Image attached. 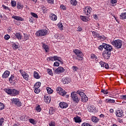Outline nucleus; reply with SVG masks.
<instances>
[{"label": "nucleus", "instance_id": "f257e3e1", "mask_svg": "<svg viewBox=\"0 0 126 126\" xmlns=\"http://www.w3.org/2000/svg\"><path fill=\"white\" fill-rule=\"evenodd\" d=\"M113 51V46H111L110 50H106L104 51L102 53V57H103L105 60H109L110 57H111V52Z\"/></svg>", "mask_w": 126, "mask_h": 126}, {"label": "nucleus", "instance_id": "f03ea898", "mask_svg": "<svg viewBox=\"0 0 126 126\" xmlns=\"http://www.w3.org/2000/svg\"><path fill=\"white\" fill-rule=\"evenodd\" d=\"M113 46L116 48V49H121L123 46V41L121 40H115L111 42Z\"/></svg>", "mask_w": 126, "mask_h": 126}, {"label": "nucleus", "instance_id": "7ed1b4c3", "mask_svg": "<svg viewBox=\"0 0 126 126\" xmlns=\"http://www.w3.org/2000/svg\"><path fill=\"white\" fill-rule=\"evenodd\" d=\"M73 53L77 56V60L78 61H82L83 60L84 55L82 52L78 49L73 50Z\"/></svg>", "mask_w": 126, "mask_h": 126}, {"label": "nucleus", "instance_id": "20e7f679", "mask_svg": "<svg viewBox=\"0 0 126 126\" xmlns=\"http://www.w3.org/2000/svg\"><path fill=\"white\" fill-rule=\"evenodd\" d=\"M77 94L80 95V96L81 97V101L83 102V103H86V102L88 101V97L86 94H84V93L81 92V91H78Z\"/></svg>", "mask_w": 126, "mask_h": 126}, {"label": "nucleus", "instance_id": "39448f33", "mask_svg": "<svg viewBox=\"0 0 126 126\" xmlns=\"http://www.w3.org/2000/svg\"><path fill=\"white\" fill-rule=\"evenodd\" d=\"M47 34H48V31L46 29L39 30L35 33V35L38 37H44Z\"/></svg>", "mask_w": 126, "mask_h": 126}, {"label": "nucleus", "instance_id": "423d86ee", "mask_svg": "<svg viewBox=\"0 0 126 126\" xmlns=\"http://www.w3.org/2000/svg\"><path fill=\"white\" fill-rule=\"evenodd\" d=\"M71 97L73 102L75 103H79L80 101V98L78 97V94L75 92H72L71 93Z\"/></svg>", "mask_w": 126, "mask_h": 126}, {"label": "nucleus", "instance_id": "0eeeda50", "mask_svg": "<svg viewBox=\"0 0 126 126\" xmlns=\"http://www.w3.org/2000/svg\"><path fill=\"white\" fill-rule=\"evenodd\" d=\"M111 45L107 43H102V45L98 47V49L99 51H103V49H105V50H111Z\"/></svg>", "mask_w": 126, "mask_h": 126}, {"label": "nucleus", "instance_id": "6e6552de", "mask_svg": "<svg viewBox=\"0 0 126 126\" xmlns=\"http://www.w3.org/2000/svg\"><path fill=\"white\" fill-rule=\"evenodd\" d=\"M93 35L95 36V38H97V39H99V40H101L102 39V40H106V37L104 35H100L97 32L93 31L92 32Z\"/></svg>", "mask_w": 126, "mask_h": 126}, {"label": "nucleus", "instance_id": "1a4fd4ad", "mask_svg": "<svg viewBox=\"0 0 126 126\" xmlns=\"http://www.w3.org/2000/svg\"><path fill=\"white\" fill-rule=\"evenodd\" d=\"M41 86V82H37L35 84L34 86V93H36V94H38V93H40V87Z\"/></svg>", "mask_w": 126, "mask_h": 126}, {"label": "nucleus", "instance_id": "9d476101", "mask_svg": "<svg viewBox=\"0 0 126 126\" xmlns=\"http://www.w3.org/2000/svg\"><path fill=\"white\" fill-rule=\"evenodd\" d=\"M91 10L92 8L89 6H87L84 9V13L87 16H90V13H91Z\"/></svg>", "mask_w": 126, "mask_h": 126}, {"label": "nucleus", "instance_id": "9b49d317", "mask_svg": "<svg viewBox=\"0 0 126 126\" xmlns=\"http://www.w3.org/2000/svg\"><path fill=\"white\" fill-rule=\"evenodd\" d=\"M56 91L57 93L61 95L62 96H64L66 94V92L64 91L63 89H62L61 87H58L56 89Z\"/></svg>", "mask_w": 126, "mask_h": 126}, {"label": "nucleus", "instance_id": "f8f14e48", "mask_svg": "<svg viewBox=\"0 0 126 126\" xmlns=\"http://www.w3.org/2000/svg\"><path fill=\"white\" fill-rule=\"evenodd\" d=\"M12 102L13 104H15V105H16V106H17L18 107L21 106V101H20V100L18 98H12Z\"/></svg>", "mask_w": 126, "mask_h": 126}, {"label": "nucleus", "instance_id": "ddd939ff", "mask_svg": "<svg viewBox=\"0 0 126 126\" xmlns=\"http://www.w3.org/2000/svg\"><path fill=\"white\" fill-rule=\"evenodd\" d=\"M19 71L23 77V78H24V79H26V80H28V78L29 77V75H28V74L23 71V70L22 69H20Z\"/></svg>", "mask_w": 126, "mask_h": 126}, {"label": "nucleus", "instance_id": "4468645a", "mask_svg": "<svg viewBox=\"0 0 126 126\" xmlns=\"http://www.w3.org/2000/svg\"><path fill=\"white\" fill-rule=\"evenodd\" d=\"M44 100L45 103L49 104V103H51V96L48 95V94H46L44 95Z\"/></svg>", "mask_w": 126, "mask_h": 126}, {"label": "nucleus", "instance_id": "2eb2a0df", "mask_svg": "<svg viewBox=\"0 0 126 126\" xmlns=\"http://www.w3.org/2000/svg\"><path fill=\"white\" fill-rule=\"evenodd\" d=\"M64 68L63 67H59L57 69H56L55 71V73H61L63 72H64Z\"/></svg>", "mask_w": 126, "mask_h": 126}, {"label": "nucleus", "instance_id": "dca6fc26", "mask_svg": "<svg viewBox=\"0 0 126 126\" xmlns=\"http://www.w3.org/2000/svg\"><path fill=\"white\" fill-rule=\"evenodd\" d=\"M99 64L101 67H105V68H106V69H109V64H108V63H106L105 62L101 61L99 63Z\"/></svg>", "mask_w": 126, "mask_h": 126}, {"label": "nucleus", "instance_id": "f3484780", "mask_svg": "<svg viewBox=\"0 0 126 126\" xmlns=\"http://www.w3.org/2000/svg\"><path fill=\"white\" fill-rule=\"evenodd\" d=\"M20 93L19 91H17V90L12 89L11 95V96H16V95H18Z\"/></svg>", "mask_w": 126, "mask_h": 126}, {"label": "nucleus", "instance_id": "a211bd4d", "mask_svg": "<svg viewBox=\"0 0 126 126\" xmlns=\"http://www.w3.org/2000/svg\"><path fill=\"white\" fill-rule=\"evenodd\" d=\"M12 18L15 19V20H17V21H24V19L23 18L18 16H12Z\"/></svg>", "mask_w": 126, "mask_h": 126}, {"label": "nucleus", "instance_id": "6ab92c4d", "mask_svg": "<svg viewBox=\"0 0 126 126\" xmlns=\"http://www.w3.org/2000/svg\"><path fill=\"white\" fill-rule=\"evenodd\" d=\"M71 81L68 78H64L62 79V82L63 84H68Z\"/></svg>", "mask_w": 126, "mask_h": 126}, {"label": "nucleus", "instance_id": "aec40b11", "mask_svg": "<svg viewBox=\"0 0 126 126\" xmlns=\"http://www.w3.org/2000/svg\"><path fill=\"white\" fill-rule=\"evenodd\" d=\"M10 74V72L8 70H6L2 74V77L3 78H7Z\"/></svg>", "mask_w": 126, "mask_h": 126}, {"label": "nucleus", "instance_id": "412c9836", "mask_svg": "<svg viewBox=\"0 0 126 126\" xmlns=\"http://www.w3.org/2000/svg\"><path fill=\"white\" fill-rule=\"evenodd\" d=\"M59 106L60 108H62V109H64V108H67L68 105L67 104V103L65 102H60Z\"/></svg>", "mask_w": 126, "mask_h": 126}, {"label": "nucleus", "instance_id": "4be33fe9", "mask_svg": "<svg viewBox=\"0 0 126 126\" xmlns=\"http://www.w3.org/2000/svg\"><path fill=\"white\" fill-rule=\"evenodd\" d=\"M123 114H124L123 110H118L116 112V115L117 117H118L119 118H121V117H123Z\"/></svg>", "mask_w": 126, "mask_h": 126}, {"label": "nucleus", "instance_id": "5701e85b", "mask_svg": "<svg viewBox=\"0 0 126 126\" xmlns=\"http://www.w3.org/2000/svg\"><path fill=\"white\" fill-rule=\"evenodd\" d=\"M80 19L82 20V21H84L85 22H87V21H89V17H86L85 16H80Z\"/></svg>", "mask_w": 126, "mask_h": 126}, {"label": "nucleus", "instance_id": "b1692460", "mask_svg": "<svg viewBox=\"0 0 126 126\" xmlns=\"http://www.w3.org/2000/svg\"><path fill=\"white\" fill-rule=\"evenodd\" d=\"M89 112H94V111H96V108L94 105H91L88 107Z\"/></svg>", "mask_w": 126, "mask_h": 126}, {"label": "nucleus", "instance_id": "393cba45", "mask_svg": "<svg viewBox=\"0 0 126 126\" xmlns=\"http://www.w3.org/2000/svg\"><path fill=\"white\" fill-rule=\"evenodd\" d=\"M73 120H74L75 123H81L82 122L81 118L79 116L75 117Z\"/></svg>", "mask_w": 126, "mask_h": 126}, {"label": "nucleus", "instance_id": "a878e982", "mask_svg": "<svg viewBox=\"0 0 126 126\" xmlns=\"http://www.w3.org/2000/svg\"><path fill=\"white\" fill-rule=\"evenodd\" d=\"M50 19H51V20H53V21H56V20L58 19V17H57V15L53 13L50 15Z\"/></svg>", "mask_w": 126, "mask_h": 126}, {"label": "nucleus", "instance_id": "bb28decb", "mask_svg": "<svg viewBox=\"0 0 126 126\" xmlns=\"http://www.w3.org/2000/svg\"><path fill=\"white\" fill-rule=\"evenodd\" d=\"M91 120L93 123H94V124H97L98 122H99V119L98 118L95 117V116H92Z\"/></svg>", "mask_w": 126, "mask_h": 126}, {"label": "nucleus", "instance_id": "cd10ccee", "mask_svg": "<svg viewBox=\"0 0 126 126\" xmlns=\"http://www.w3.org/2000/svg\"><path fill=\"white\" fill-rule=\"evenodd\" d=\"M42 48L43 49H45V51L46 53H48V52H49V50H50V49H49V46H48V45H46L44 43L43 44Z\"/></svg>", "mask_w": 126, "mask_h": 126}, {"label": "nucleus", "instance_id": "c85d7f7f", "mask_svg": "<svg viewBox=\"0 0 126 126\" xmlns=\"http://www.w3.org/2000/svg\"><path fill=\"white\" fill-rule=\"evenodd\" d=\"M33 76H34V78H35L36 79H39V78H40V77H41L40 76V75H39V73L38 72H37V71H34Z\"/></svg>", "mask_w": 126, "mask_h": 126}, {"label": "nucleus", "instance_id": "c756f323", "mask_svg": "<svg viewBox=\"0 0 126 126\" xmlns=\"http://www.w3.org/2000/svg\"><path fill=\"white\" fill-rule=\"evenodd\" d=\"M53 58H54V61H58L59 63H63L62 62V58L60 57H58L57 56H54Z\"/></svg>", "mask_w": 126, "mask_h": 126}, {"label": "nucleus", "instance_id": "7c9ffc66", "mask_svg": "<svg viewBox=\"0 0 126 126\" xmlns=\"http://www.w3.org/2000/svg\"><path fill=\"white\" fill-rule=\"evenodd\" d=\"M4 91L7 93V94H8L9 95H11V91L12 89L9 88H6L4 89Z\"/></svg>", "mask_w": 126, "mask_h": 126}, {"label": "nucleus", "instance_id": "2f4dec72", "mask_svg": "<svg viewBox=\"0 0 126 126\" xmlns=\"http://www.w3.org/2000/svg\"><path fill=\"white\" fill-rule=\"evenodd\" d=\"M120 19H126V12L121 13L120 15Z\"/></svg>", "mask_w": 126, "mask_h": 126}, {"label": "nucleus", "instance_id": "473e14b6", "mask_svg": "<svg viewBox=\"0 0 126 126\" xmlns=\"http://www.w3.org/2000/svg\"><path fill=\"white\" fill-rule=\"evenodd\" d=\"M17 7L19 9H22V8H23V7H24L23 4H22L21 3H20V2H18V3L17 4Z\"/></svg>", "mask_w": 126, "mask_h": 126}, {"label": "nucleus", "instance_id": "72a5a7b5", "mask_svg": "<svg viewBox=\"0 0 126 126\" xmlns=\"http://www.w3.org/2000/svg\"><path fill=\"white\" fill-rule=\"evenodd\" d=\"M20 120L23 121L27 122V121H28V118H27V117L25 116H23L20 117Z\"/></svg>", "mask_w": 126, "mask_h": 126}, {"label": "nucleus", "instance_id": "f704fd0d", "mask_svg": "<svg viewBox=\"0 0 126 126\" xmlns=\"http://www.w3.org/2000/svg\"><path fill=\"white\" fill-rule=\"evenodd\" d=\"M105 102L106 103H115V101L114 99H106L105 100Z\"/></svg>", "mask_w": 126, "mask_h": 126}, {"label": "nucleus", "instance_id": "c9c22d12", "mask_svg": "<svg viewBox=\"0 0 126 126\" xmlns=\"http://www.w3.org/2000/svg\"><path fill=\"white\" fill-rule=\"evenodd\" d=\"M91 58L92 59V60H95V61L98 59V57H97V56L94 54H91Z\"/></svg>", "mask_w": 126, "mask_h": 126}, {"label": "nucleus", "instance_id": "e433bc0d", "mask_svg": "<svg viewBox=\"0 0 126 126\" xmlns=\"http://www.w3.org/2000/svg\"><path fill=\"white\" fill-rule=\"evenodd\" d=\"M70 3L72 5H76V4H77V1H76V0H71Z\"/></svg>", "mask_w": 126, "mask_h": 126}, {"label": "nucleus", "instance_id": "4c0bfd02", "mask_svg": "<svg viewBox=\"0 0 126 126\" xmlns=\"http://www.w3.org/2000/svg\"><path fill=\"white\" fill-rule=\"evenodd\" d=\"M59 28H60V30H63V26L62 23H59L58 25Z\"/></svg>", "mask_w": 126, "mask_h": 126}, {"label": "nucleus", "instance_id": "58836bf2", "mask_svg": "<svg viewBox=\"0 0 126 126\" xmlns=\"http://www.w3.org/2000/svg\"><path fill=\"white\" fill-rule=\"evenodd\" d=\"M46 89H47L48 94H52V93L53 92V90H52V89H51V88L48 87V88H47Z\"/></svg>", "mask_w": 126, "mask_h": 126}, {"label": "nucleus", "instance_id": "ea45409f", "mask_svg": "<svg viewBox=\"0 0 126 126\" xmlns=\"http://www.w3.org/2000/svg\"><path fill=\"white\" fill-rule=\"evenodd\" d=\"M101 92H102V93H103V94H105V95H107V94L109 93V91H108V90L102 89L101 90Z\"/></svg>", "mask_w": 126, "mask_h": 126}, {"label": "nucleus", "instance_id": "a19ab883", "mask_svg": "<svg viewBox=\"0 0 126 126\" xmlns=\"http://www.w3.org/2000/svg\"><path fill=\"white\" fill-rule=\"evenodd\" d=\"M16 37H17V39L19 40H21V35L19 33H17L15 34Z\"/></svg>", "mask_w": 126, "mask_h": 126}, {"label": "nucleus", "instance_id": "79ce46f5", "mask_svg": "<svg viewBox=\"0 0 126 126\" xmlns=\"http://www.w3.org/2000/svg\"><path fill=\"white\" fill-rule=\"evenodd\" d=\"M36 111H37V112H41V111H42V108H41L40 105H37L36 107Z\"/></svg>", "mask_w": 126, "mask_h": 126}, {"label": "nucleus", "instance_id": "37998d69", "mask_svg": "<svg viewBox=\"0 0 126 126\" xmlns=\"http://www.w3.org/2000/svg\"><path fill=\"white\" fill-rule=\"evenodd\" d=\"M2 7H3V8L4 9H5V10H9V11H10V10H10V8L9 7H8V6H5L4 5H2Z\"/></svg>", "mask_w": 126, "mask_h": 126}, {"label": "nucleus", "instance_id": "c03bdc74", "mask_svg": "<svg viewBox=\"0 0 126 126\" xmlns=\"http://www.w3.org/2000/svg\"><path fill=\"white\" fill-rule=\"evenodd\" d=\"M4 109V105L3 103L0 102V110H3Z\"/></svg>", "mask_w": 126, "mask_h": 126}, {"label": "nucleus", "instance_id": "a18cd8bd", "mask_svg": "<svg viewBox=\"0 0 126 126\" xmlns=\"http://www.w3.org/2000/svg\"><path fill=\"white\" fill-rule=\"evenodd\" d=\"M24 41H27L29 39V37H28V35L26 34H24Z\"/></svg>", "mask_w": 126, "mask_h": 126}, {"label": "nucleus", "instance_id": "49530a36", "mask_svg": "<svg viewBox=\"0 0 126 126\" xmlns=\"http://www.w3.org/2000/svg\"><path fill=\"white\" fill-rule=\"evenodd\" d=\"M42 11L44 13H47L48 11L47 8L45 7H42Z\"/></svg>", "mask_w": 126, "mask_h": 126}, {"label": "nucleus", "instance_id": "de8ad7c7", "mask_svg": "<svg viewBox=\"0 0 126 126\" xmlns=\"http://www.w3.org/2000/svg\"><path fill=\"white\" fill-rule=\"evenodd\" d=\"M14 79V75H12L9 79L10 82H12V81Z\"/></svg>", "mask_w": 126, "mask_h": 126}, {"label": "nucleus", "instance_id": "09e8293b", "mask_svg": "<svg viewBox=\"0 0 126 126\" xmlns=\"http://www.w3.org/2000/svg\"><path fill=\"white\" fill-rule=\"evenodd\" d=\"M31 15H32V16H33V17H35V18H38V15H37L36 13L31 12Z\"/></svg>", "mask_w": 126, "mask_h": 126}, {"label": "nucleus", "instance_id": "8fccbe9b", "mask_svg": "<svg viewBox=\"0 0 126 126\" xmlns=\"http://www.w3.org/2000/svg\"><path fill=\"white\" fill-rule=\"evenodd\" d=\"M11 4L12 6H13V7L16 6V1H11Z\"/></svg>", "mask_w": 126, "mask_h": 126}, {"label": "nucleus", "instance_id": "3c124183", "mask_svg": "<svg viewBox=\"0 0 126 126\" xmlns=\"http://www.w3.org/2000/svg\"><path fill=\"white\" fill-rule=\"evenodd\" d=\"M47 72L49 73V74H50V75H53V71H52V69H48Z\"/></svg>", "mask_w": 126, "mask_h": 126}, {"label": "nucleus", "instance_id": "603ef678", "mask_svg": "<svg viewBox=\"0 0 126 126\" xmlns=\"http://www.w3.org/2000/svg\"><path fill=\"white\" fill-rule=\"evenodd\" d=\"M4 121V119L3 118H1L0 119V126H2V124H3V122Z\"/></svg>", "mask_w": 126, "mask_h": 126}, {"label": "nucleus", "instance_id": "864d4df0", "mask_svg": "<svg viewBox=\"0 0 126 126\" xmlns=\"http://www.w3.org/2000/svg\"><path fill=\"white\" fill-rule=\"evenodd\" d=\"M49 114L50 115H53L54 114V113H55V110L52 109V108L51 109L49 110Z\"/></svg>", "mask_w": 126, "mask_h": 126}, {"label": "nucleus", "instance_id": "5fc2aeb1", "mask_svg": "<svg viewBox=\"0 0 126 126\" xmlns=\"http://www.w3.org/2000/svg\"><path fill=\"white\" fill-rule=\"evenodd\" d=\"M29 122L31 124H32V125H35V120L34 119H29Z\"/></svg>", "mask_w": 126, "mask_h": 126}, {"label": "nucleus", "instance_id": "6e6d98bb", "mask_svg": "<svg viewBox=\"0 0 126 126\" xmlns=\"http://www.w3.org/2000/svg\"><path fill=\"white\" fill-rule=\"evenodd\" d=\"M54 0H47L48 3H50V4H54Z\"/></svg>", "mask_w": 126, "mask_h": 126}, {"label": "nucleus", "instance_id": "4d7b16f0", "mask_svg": "<svg viewBox=\"0 0 126 126\" xmlns=\"http://www.w3.org/2000/svg\"><path fill=\"white\" fill-rule=\"evenodd\" d=\"M82 126H92L88 123H84L82 124Z\"/></svg>", "mask_w": 126, "mask_h": 126}, {"label": "nucleus", "instance_id": "13d9d810", "mask_svg": "<svg viewBox=\"0 0 126 126\" xmlns=\"http://www.w3.org/2000/svg\"><path fill=\"white\" fill-rule=\"evenodd\" d=\"M61 8H62V9H63V10H66V7H65V6L63 5V4H62L61 5Z\"/></svg>", "mask_w": 126, "mask_h": 126}, {"label": "nucleus", "instance_id": "bf43d9fd", "mask_svg": "<svg viewBox=\"0 0 126 126\" xmlns=\"http://www.w3.org/2000/svg\"><path fill=\"white\" fill-rule=\"evenodd\" d=\"M49 126H56V124L55 123V122L51 121V122L49 123Z\"/></svg>", "mask_w": 126, "mask_h": 126}, {"label": "nucleus", "instance_id": "052dcab7", "mask_svg": "<svg viewBox=\"0 0 126 126\" xmlns=\"http://www.w3.org/2000/svg\"><path fill=\"white\" fill-rule=\"evenodd\" d=\"M54 66H60V63L58 62H55L54 63Z\"/></svg>", "mask_w": 126, "mask_h": 126}, {"label": "nucleus", "instance_id": "680f3d73", "mask_svg": "<svg viewBox=\"0 0 126 126\" xmlns=\"http://www.w3.org/2000/svg\"><path fill=\"white\" fill-rule=\"evenodd\" d=\"M9 38H10V36L8 34L5 35L4 36L5 40H8V39H9Z\"/></svg>", "mask_w": 126, "mask_h": 126}, {"label": "nucleus", "instance_id": "e2e57ef3", "mask_svg": "<svg viewBox=\"0 0 126 126\" xmlns=\"http://www.w3.org/2000/svg\"><path fill=\"white\" fill-rule=\"evenodd\" d=\"M111 2L112 4H115V3H117V2H118V1L117 0H111Z\"/></svg>", "mask_w": 126, "mask_h": 126}, {"label": "nucleus", "instance_id": "0e129e2a", "mask_svg": "<svg viewBox=\"0 0 126 126\" xmlns=\"http://www.w3.org/2000/svg\"><path fill=\"white\" fill-rule=\"evenodd\" d=\"M13 49H18V45H16V44H13Z\"/></svg>", "mask_w": 126, "mask_h": 126}, {"label": "nucleus", "instance_id": "69168bd1", "mask_svg": "<svg viewBox=\"0 0 126 126\" xmlns=\"http://www.w3.org/2000/svg\"><path fill=\"white\" fill-rule=\"evenodd\" d=\"M47 60H49V61H51V62H54V57H49L48 58Z\"/></svg>", "mask_w": 126, "mask_h": 126}, {"label": "nucleus", "instance_id": "338daca9", "mask_svg": "<svg viewBox=\"0 0 126 126\" xmlns=\"http://www.w3.org/2000/svg\"><path fill=\"white\" fill-rule=\"evenodd\" d=\"M121 99L122 100H126V95H123L121 96Z\"/></svg>", "mask_w": 126, "mask_h": 126}, {"label": "nucleus", "instance_id": "774afa93", "mask_svg": "<svg viewBox=\"0 0 126 126\" xmlns=\"http://www.w3.org/2000/svg\"><path fill=\"white\" fill-rule=\"evenodd\" d=\"M72 68H73V70L74 71H76V70H77V69H78L77 67H76V66H73L72 67Z\"/></svg>", "mask_w": 126, "mask_h": 126}]
</instances>
